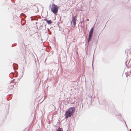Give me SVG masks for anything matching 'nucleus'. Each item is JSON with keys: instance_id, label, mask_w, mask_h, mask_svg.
I'll use <instances>...</instances> for the list:
<instances>
[{"instance_id": "obj_4", "label": "nucleus", "mask_w": 131, "mask_h": 131, "mask_svg": "<svg viewBox=\"0 0 131 131\" xmlns=\"http://www.w3.org/2000/svg\"><path fill=\"white\" fill-rule=\"evenodd\" d=\"M44 20L46 21L47 23L49 24H50L52 23V21L51 20H48L47 18H45Z\"/></svg>"}, {"instance_id": "obj_3", "label": "nucleus", "mask_w": 131, "mask_h": 131, "mask_svg": "<svg viewBox=\"0 0 131 131\" xmlns=\"http://www.w3.org/2000/svg\"><path fill=\"white\" fill-rule=\"evenodd\" d=\"M76 20L77 17L76 16H73L71 22V24L72 25V26L73 27H74L75 26Z\"/></svg>"}, {"instance_id": "obj_8", "label": "nucleus", "mask_w": 131, "mask_h": 131, "mask_svg": "<svg viewBox=\"0 0 131 131\" xmlns=\"http://www.w3.org/2000/svg\"><path fill=\"white\" fill-rule=\"evenodd\" d=\"M126 77H127L128 76H129V74H128L127 72L126 73Z\"/></svg>"}, {"instance_id": "obj_9", "label": "nucleus", "mask_w": 131, "mask_h": 131, "mask_svg": "<svg viewBox=\"0 0 131 131\" xmlns=\"http://www.w3.org/2000/svg\"><path fill=\"white\" fill-rule=\"evenodd\" d=\"M86 20L87 21H89V19H86Z\"/></svg>"}, {"instance_id": "obj_1", "label": "nucleus", "mask_w": 131, "mask_h": 131, "mask_svg": "<svg viewBox=\"0 0 131 131\" xmlns=\"http://www.w3.org/2000/svg\"><path fill=\"white\" fill-rule=\"evenodd\" d=\"M75 111V108L74 107L69 108L65 114V117L66 118H67L69 117H71L74 113Z\"/></svg>"}, {"instance_id": "obj_7", "label": "nucleus", "mask_w": 131, "mask_h": 131, "mask_svg": "<svg viewBox=\"0 0 131 131\" xmlns=\"http://www.w3.org/2000/svg\"><path fill=\"white\" fill-rule=\"evenodd\" d=\"M14 87V85H11L9 86L8 88L9 89H12Z\"/></svg>"}, {"instance_id": "obj_6", "label": "nucleus", "mask_w": 131, "mask_h": 131, "mask_svg": "<svg viewBox=\"0 0 131 131\" xmlns=\"http://www.w3.org/2000/svg\"><path fill=\"white\" fill-rule=\"evenodd\" d=\"M93 30V28L92 27L89 32V34H92Z\"/></svg>"}, {"instance_id": "obj_2", "label": "nucleus", "mask_w": 131, "mask_h": 131, "mask_svg": "<svg viewBox=\"0 0 131 131\" xmlns=\"http://www.w3.org/2000/svg\"><path fill=\"white\" fill-rule=\"evenodd\" d=\"M58 7L57 6L54 4H52L51 9V11L54 14H56L58 11Z\"/></svg>"}, {"instance_id": "obj_5", "label": "nucleus", "mask_w": 131, "mask_h": 131, "mask_svg": "<svg viewBox=\"0 0 131 131\" xmlns=\"http://www.w3.org/2000/svg\"><path fill=\"white\" fill-rule=\"evenodd\" d=\"M92 36V34H89V38H88V42H89L91 39Z\"/></svg>"}, {"instance_id": "obj_10", "label": "nucleus", "mask_w": 131, "mask_h": 131, "mask_svg": "<svg viewBox=\"0 0 131 131\" xmlns=\"http://www.w3.org/2000/svg\"><path fill=\"white\" fill-rule=\"evenodd\" d=\"M131 73V71L130 72V74Z\"/></svg>"}]
</instances>
